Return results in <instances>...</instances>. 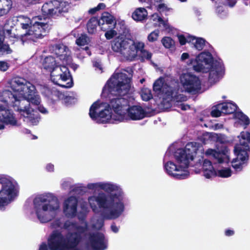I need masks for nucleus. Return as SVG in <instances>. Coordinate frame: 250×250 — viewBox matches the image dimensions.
Listing matches in <instances>:
<instances>
[{
  "label": "nucleus",
  "instance_id": "1",
  "mask_svg": "<svg viewBox=\"0 0 250 250\" xmlns=\"http://www.w3.org/2000/svg\"><path fill=\"white\" fill-rule=\"evenodd\" d=\"M115 80L108 84V90L112 95L116 96L111 98L109 103L105 106V104H100L95 102L90 106L89 115L92 120L98 124H106L111 119L112 112L122 115L125 113L126 107L129 105L128 100L123 98L127 94L130 89V78L124 73H118L114 76Z\"/></svg>",
  "mask_w": 250,
  "mask_h": 250
},
{
  "label": "nucleus",
  "instance_id": "2",
  "mask_svg": "<svg viewBox=\"0 0 250 250\" xmlns=\"http://www.w3.org/2000/svg\"><path fill=\"white\" fill-rule=\"evenodd\" d=\"M98 187L108 192L107 194L100 192L96 196L89 198V201L93 211L97 209L95 205H92L91 201H96L100 208L108 210V212L102 214L103 218L106 220H114L119 217L125 210L123 203V193L119 191L112 193V192L117 189V187L109 183H99Z\"/></svg>",
  "mask_w": 250,
  "mask_h": 250
},
{
  "label": "nucleus",
  "instance_id": "3",
  "mask_svg": "<svg viewBox=\"0 0 250 250\" xmlns=\"http://www.w3.org/2000/svg\"><path fill=\"white\" fill-rule=\"evenodd\" d=\"M204 149L199 143L196 142L188 143L185 148H179L174 153V157L177 166L171 161L167 162L164 166L167 172L171 176L177 179H184L189 175L187 168L189 163L194 159L199 158L197 161L201 163V159H203Z\"/></svg>",
  "mask_w": 250,
  "mask_h": 250
},
{
  "label": "nucleus",
  "instance_id": "4",
  "mask_svg": "<svg viewBox=\"0 0 250 250\" xmlns=\"http://www.w3.org/2000/svg\"><path fill=\"white\" fill-rule=\"evenodd\" d=\"M33 204L37 218L42 223H47L53 218L50 212L59 208L58 198L52 194H41L36 197Z\"/></svg>",
  "mask_w": 250,
  "mask_h": 250
},
{
  "label": "nucleus",
  "instance_id": "5",
  "mask_svg": "<svg viewBox=\"0 0 250 250\" xmlns=\"http://www.w3.org/2000/svg\"><path fill=\"white\" fill-rule=\"evenodd\" d=\"M11 87L14 91L19 93L21 96L30 101L31 104L38 105L41 103V98L37 94L35 85L25 79L21 77L14 78Z\"/></svg>",
  "mask_w": 250,
  "mask_h": 250
},
{
  "label": "nucleus",
  "instance_id": "6",
  "mask_svg": "<svg viewBox=\"0 0 250 250\" xmlns=\"http://www.w3.org/2000/svg\"><path fill=\"white\" fill-rule=\"evenodd\" d=\"M63 228L67 230H76L73 232H68L64 237L65 250H72L77 248L83 239L82 234L87 230L86 226H82L76 222L66 221Z\"/></svg>",
  "mask_w": 250,
  "mask_h": 250
},
{
  "label": "nucleus",
  "instance_id": "7",
  "mask_svg": "<svg viewBox=\"0 0 250 250\" xmlns=\"http://www.w3.org/2000/svg\"><path fill=\"white\" fill-rule=\"evenodd\" d=\"M70 6L68 2L58 0H50L44 3L42 7L43 20L56 18L68 12Z\"/></svg>",
  "mask_w": 250,
  "mask_h": 250
},
{
  "label": "nucleus",
  "instance_id": "8",
  "mask_svg": "<svg viewBox=\"0 0 250 250\" xmlns=\"http://www.w3.org/2000/svg\"><path fill=\"white\" fill-rule=\"evenodd\" d=\"M40 21H36L31 25L30 28L24 34L28 40L36 42L38 39L45 36L51 29V25L47 22L42 21V16L37 17Z\"/></svg>",
  "mask_w": 250,
  "mask_h": 250
},
{
  "label": "nucleus",
  "instance_id": "9",
  "mask_svg": "<svg viewBox=\"0 0 250 250\" xmlns=\"http://www.w3.org/2000/svg\"><path fill=\"white\" fill-rule=\"evenodd\" d=\"M215 61L210 52H202L196 57V59H190L188 64L192 65L195 71L204 72L206 71L205 66H210Z\"/></svg>",
  "mask_w": 250,
  "mask_h": 250
},
{
  "label": "nucleus",
  "instance_id": "10",
  "mask_svg": "<svg viewBox=\"0 0 250 250\" xmlns=\"http://www.w3.org/2000/svg\"><path fill=\"white\" fill-rule=\"evenodd\" d=\"M240 136L241 139L239 140V143L235 146L234 151L238 158L244 162L248 160L249 158L248 151L250 150V133L242 131Z\"/></svg>",
  "mask_w": 250,
  "mask_h": 250
},
{
  "label": "nucleus",
  "instance_id": "11",
  "mask_svg": "<svg viewBox=\"0 0 250 250\" xmlns=\"http://www.w3.org/2000/svg\"><path fill=\"white\" fill-rule=\"evenodd\" d=\"M181 82L185 91L194 95L201 89V82L199 78L189 73L184 74L181 78Z\"/></svg>",
  "mask_w": 250,
  "mask_h": 250
},
{
  "label": "nucleus",
  "instance_id": "12",
  "mask_svg": "<svg viewBox=\"0 0 250 250\" xmlns=\"http://www.w3.org/2000/svg\"><path fill=\"white\" fill-rule=\"evenodd\" d=\"M2 188L0 190V208L7 205L13 196L15 186L13 183L6 178L0 179Z\"/></svg>",
  "mask_w": 250,
  "mask_h": 250
},
{
  "label": "nucleus",
  "instance_id": "13",
  "mask_svg": "<svg viewBox=\"0 0 250 250\" xmlns=\"http://www.w3.org/2000/svg\"><path fill=\"white\" fill-rule=\"evenodd\" d=\"M129 43L130 40L119 36L111 41V49L114 52L119 53L129 60Z\"/></svg>",
  "mask_w": 250,
  "mask_h": 250
},
{
  "label": "nucleus",
  "instance_id": "14",
  "mask_svg": "<svg viewBox=\"0 0 250 250\" xmlns=\"http://www.w3.org/2000/svg\"><path fill=\"white\" fill-rule=\"evenodd\" d=\"M60 73L53 75V83L62 87H71L72 86V78L69 70L64 65H61Z\"/></svg>",
  "mask_w": 250,
  "mask_h": 250
},
{
  "label": "nucleus",
  "instance_id": "15",
  "mask_svg": "<svg viewBox=\"0 0 250 250\" xmlns=\"http://www.w3.org/2000/svg\"><path fill=\"white\" fill-rule=\"evenodd\" d=\"M8 95L9 99H11L12 106L15 110L19 111L21 115H24L25 113L30 109L31 102L27 98L22 96L18 97L11 91L8 92Z\"/></svg>",
  "mask_w": 250,
  "mask_h": 250
},
{
  "label": "nucleus",
  "instance_id": "16",
  "mask_svg": "<svg viewBox=\"0 0 250 250\" xmlns=\"http://www.w3.org/2000/svg\"><path fill=\"white\" fill-rule=\"evenodd\" d=\"M50 250H65L64 237L61 231L54 230L47 240Z\"/></svg>",
  "mask_w": 250,
  "mask_h": 250
},
{
  "label": "nucleus",
  "instance_id": "17",
  "mask_svg": "<svg viewBox=\"0 0 250 250\" xmlns=\"http://www.w3.org/2000/svg\"><path fill=\"white\" fill-rule=\"evenodd\" d=\"M52 50L64 64H70L72 60L71 52L66 45L63 43L55 44L52 45Z\"/></svg>",
  "mask_w": 250,
  "mask_h": 250
},
{
  "label": "nucleus",
  "instance_id": "18",
  "mask_svg": "<svg viewBox=\"0 0 250 250\" xmlns=\"http://www.w3.org/2000/svg\"><path fill=\"white\" fill-rule=\"evenodd\" d=\"M0 123L13 127L21 125L13 111L3 105H0Z\"/></svg>",
  "mask_w": 250,
  "mask_h": 250
},
{
  "label": "nucleus",
  "instance_id": "19",
  "mask_svg": "<svg viewBox=\"0 0 250 250\" xmlns=\"http://www.w3.org/2000/svg\"><path fill=\"white\" fill-rule=\"evenodd\" d=\"M205 73L208 72V81L210 83H215L224 73L225 68L223 64L215 60L210 66L206 67ZM205 73V72H204Z\"/></svg>",
  "mask_w": 250,
  "mask_h": 250
},
{
  "label": "nucleus",
  "instance_id": "20",
  "mask_svg": "<svg viewBox=\"0 0 250 250\" xmlns=\"http://www.w3.org/2000/svg\"><path fill=\"white\" fill-rule=\"evenodd\" d=\"M89 241L94 250H104L107 248L105 237L102 233L98 232L90 233Z\"/></svg>",
  "mask_w": 250,
  "mask_h": 250
},
{
  "label": "nucleus",
  "instance_id": "21",
  "mask_svg": "<svg viewBox=\"0 0 250 250\" xmlns=\"http://www.w3.org/2000/svg\"><path fill=\"white\" fill-rule=\"evenodd\" d=\"M78 200L74 196H70L64 203L63 212L68 218H73L76 216L77 212Z\"/></svg>",
  "mask_w": 250,
  "mask_h": 250
},
{
  "label": "nucleus",
  "instance_id": "22",
  "mask_svg": "<svg viewBox=\"0 0 250 250\" xmlns=\"http://www.w3.org/2000/svg\"><path fill=\"white\" fill-rule=\"evenodd\" d=\"M127 116L133 121L140 120L146 115V111L140 105H133L126 108Z\"/></svg>",
  "mask_w": 250,
  "mask_h": 250
},
{
  "label": "nucleus",
  "instance_id": "23",
  "mask_svg": "<svg viewBox=\"0 0 250 250\" xmlns=\"http://www.w3.org/2000/svg\"><path fill=\"white\" fill-rule=\"evenodd\" d=\"M99 20L100 21V28L108 27V28H115L117 22L115 17L107 12L102 13Z\"/></svg>",
  "mask_w": 250,
  "mask_h": 250
},
{
  "label": "nucleus",
  "instance_id": "24",
  "mask_svg": "<svg viewBox=\"0 0 250 250\" xmlns=\"http://www.w3.org/2000/svg\"><path fill=\"white\" fill-rule=\"evenodd\" d=\"M145 44L143 42H138L136 43L133 40H130L129 48V60H133L137 55V51L144 50Z\"/></svg>",
  "mask_w": 250,
  "mask_h": 250
},
{
  "label": "nucleus",
  "instance_id": "25",
  "mask_svg": "<svg viewBox=\"0 0 250 250\" xmlns=\"http://www.w3.org/2000/svg\"><path fill=\"white\" fill-rule=\"evenodd\" d=\"M147 11L143 7L136 8L132 13V18L136 21H143L147 19Z\"/></svg>",
  "mask_w": 250,
  "mask_h": 250
},
{
  "label": "nucleus",
  "instance_id": "26",
  "mask_svg": "<svg viewBox=\"0 0 250 250\" xmlns=\"http://www.w3.org/2000/svg\"><path fill=\"white\" fill-rule=\"evenodd\" d=\"M222 110V112L225 114H231L235 112L237 106L235 104L231 103H223L216 105Z\"/></svg>",
  "mask_w": 250,
  "mask_h": 250
},
{
  "label": "nucleus",
  "instance_id": "27",
  "mask_svg": "<svg viewBox=\"0 0 250 250\" xmlns=\"http://www.w3.org/2000/svg\"><path fill=\"white\" fill-rule=\"evenodd\" d=\"M100 21L98 17H92L87 21L86 28L90 34H95L97 31V26H100Z\"/></svg>",
  "mask_w": 250,
  "mask_h": 250
},
{
  "label": "nucleus",
  "instance_id": "28",
  "mask_svg": "<svg viewBox=\"0 0 250 250\" xmlns=\"http://www.w3.org/2000/svg\"><path fill=\"white\" fill-rule=\"evenodd\" d=\"M12 6V0H0V17L7 15Z\"/></svg>",
  "mask_w": 250,
  "mask_h": 250
},
{
  "label": "nucleus",
  "instance_id": "29",
  "mask_svg": "<svg viewBox=\"0 0 250 250\" xmlns=\"http://www.w3.org/2000/svg\"><path fill=\"white\" fill-rule=\"evenodd\" d=\"M57 65L55 58L51 56L46 57L42 62L43 69L48 72L53 70Z\"/></svg>",
  "mask_w": 250,
  "mask_h": 250
},
{
  "label": "nucleus",
  "instance_id": "30",
  "mask_svg": "<svg viewBox=\"0 0 250 250\" xmlns=\"http://www.w3.org/2000/svg\"><path fill=\"white\" fill-rule=\"evenodd\" d=\"M43 93L45 97L53 102L59 99V91L56 89L46 88L44 89Z\"/></svg>",
  "mask_w": 250,
  "mask_h": 250
},
{
  "label": "nucleus",
  "instance_id": "31",
  "mask_svg": "<svg viewBox=\"0 0 250 250\" xmlns=\"http://www.w3.org/2000/svg\"><path fill=\"white\" fill-rule=\"evenodd\" d=\"M22 116L27 118L28 121L33 125H37L39 121L40 117L38 114L31 113L30 109L25 113L24 115Z\"/></svg>",
  "mask_w": 250,
  "mask_h": 250
},
{
  "label": "nucleus",
  "instance_id": "32",
  "mask_svg": "<svg viewBox=\"0 0 250 250\" xmlns=\"http://www.w3.org/2000/svg\"><path fill=\"white\" fill-rule=\"evenodd\" d=\"M245 161H242L239 158L233 159L231 162L232 167L237 171H240L243 169V165L245 163Z\"/></svg>",
  "mask_w": 250,
  "mask_h": 250
},
{
  "label": "nucleus",
  "instance_id": "33",
  "mask_svg": "<svg viewBox=\"0 0 250 250\" xmlns=\"http://www.w3.org/2000/svg\"><path fill=\"white\" fill-rule=\"evenodd\" d=\"M114 29L115 28H108V27L103 26L101 27L102 30L106 31L104 36L107 40H110L116 35L117 32Z\"/></svg>",
  "mask_w": 250,
  "mask_h": 250
},
{
  "label": "nucleus",
  "instance_id": "34",
  "mask_svg": "<svg viewBox=\"0 0 250 250\" xmlns=\"http://www.w3.org/2000/svg\"><path fill=\"white\" fill-rule=\"evenodd\" d=\"M235 117L240 120L246 127L250 124V120L249 117L246 115L244 114L242 111L236 112Z\"/></svg>",
  "mask_w": 250,
  "mask_h": 250
},
{
  "label": "nucleus",
  "instance_id": "35",
  "mask_svg": "<svg viewBox=\"0 0 250 250\" xmlns=\"http://www.w3.org/2000/svg\"><path fill=\"white\" fill-rule=\"evenodd\" d=\"M165 84H163L162 80H157L153 83V89L155 92L158 94H161L163 90H164Z\"/></svg>",
  "mask_w": 250,
  "mask_h": 250
},
{
  "label": "nucleus",
  "instance_id": "36",
  "mask_svg": "<svg viewBox=\"0 0 250 250\" xmlns=\"http://www.w3.org/2000/svg\"><path fill=\"white\" fill-rule=\"evenodd\" d=\"M162 43L166 48H170L174 45V41L169 37H164L161 40Z\"/></svg>",
  "mask_w": 250,
  "mask_h": 250
},
{
  "label": "nucleus",
  "instance_id": "37",
  "mask_svg": "<svg viewBox=\"0 0 250 250\" xmlns=\"http://www.w3.org/2000/svg\"><path fill=\"white\" fill-rule=\"evenodd\" d=\"M206 40L202 38H197L193 45L194 47L199 51L202 50L205 45Z\"/></svg>",
  "mask_w": 250,
  "mask_h": 250
},
{
  "label": "nucleus",
  "instance_id": "38",
  "mask_svg": "<svg viewBox=\"0 0 250 250\" xmlns=\"http://www.w3.org/2000/svg\"><path fill=\"white\" fill-rule=\"evenodd\" d=\"M161 94H163L167 99H172L173 97L174 92L170 86L166 84Z\"/></svg>",
  "mask_w": 250,
  "mask_h": 250
},
{
  "label": "nucleus",
  "instance_id": "39",
  "mask_svg": "<svg viewBox=\"0 0 250 250\" xmlns=\"http://www.w3.org/2000/svg\"><path fill=\"white\" fill-rule=\"evenodd\" d=\"M203 175L206 178H210L212 177H215L217 175V172L215 170L213 167L212 168L207 169L203 170Z\"/></svg>",
  "mask_w": 250,
  "mask_h": 250
},
{
  "label": "nucleus",
  "instance_id": "40",
  "mask_svg": "<svg viewBox=\"0 0 250 250\" xmlns=\"http://www.w3.org/2000/svg\"><path fill=\"white\" fill-rule=\"evenodd\" d=\"M231 171L230 168H228L219 170L218 171L217 175L219 177L222 178H228L231 176Z\"/></svg>",
  "mask_w": 250,
  "mask_h": 250
},
{
  "label": "nucleus",
  "instance_id": "41",
  "mask_svg": "<svg viewBox=\"0 0 250 250\" xmlns=\"http://www.w3.org/2000/svg\"><path fill=\"white\" fill-rule=\"evenodd\" d=\"M159 31L156 30L151 32L147 36V40L150 42H154L157 40L159 36Z\"/></svg>",
  "mask_w": 250,
  "mask_h": 250
},
{
  "label": "nucleus",
  "instance_id": "42",
  "mask_svg": "<svg viewBox=\"0 0 250 250\" xmlns=\"http://www.w3.org/2000/svg\"><path fill=\"white\" fill-rule=\"evenodd\" d=\"M76 44L79 46H84L87 43V37L85 35H82L76 41Z\"/></svg>",
  "mask_w": 250,
  "mask_h": 250
},
{
  "label": "nucleus",
  "instance_id": "43",
  "mask_svg": "<svg viewBox=\"0 0 250 250\" xmlns=\"http://www.w3.org/2000/svg\"><path fill=\"white\" fill-rule=\"evenodd\" d=\"M152 53L144 49L141 50V57L142 58V61L144 59H146L147 60H150L152 57Z\"/></svg>",
  "mask_w": 250,
  "mask_h": 250
},
{
  "label": "nucleus",
  "instance_id": "44",
  "mask_svg": "<svg viewBox=\"0 0 250 250\" xmlns=\"http://www.w3.org/2000/svg\"><path fill=\"white\" fill-rule=\"evenodd\" d=\"M157 10L160 13H161L164 11H168L169 10V8L167 6V5L164 3H161L157 5L156 6Z\"/></svg>",
  "mask_w": 250,
  "mask_h": 250
},
{
  "label": "nucleus",
  "instance_id": "45",
  "mask_svg": "<svg viewBox=\"0 0 250 250\" xmlns=\"http://www.w3.org/2000/svg\"><path fill=\"white\" fill-rule=\"evenodd\" d=\"M0 52L6 54H10L12 53V50L10 48L8 44L3 43L1 46V51Z\"/></svg>",
  "mask_w": 250,
  "mask_h": 250
},
{
  "label": "nucleus",
  "instance_id": "46",
  "mask_svg": "<svg viewBox=\"0 0 250 250\" xmlns=\"http://www.w3.org/2000/svg\"><path fill=\"white\" fill-rule=\"evenodd\" d=\"M60 70H61V65L60 66L57 65L53 68V70L49 71L50 72V78L52 82L53 78V75H54V74H55L60 73V72H59Z\"/></svg>",
  "mask_w": 250,
  "mask_h": 250
},
{
  "label": "nucleus",
  "instance_id": "47",
  "mask_svg": "<svg viewBox=\"0 0 250 250\" xmlns=\"http://www.w3.org/2000/svg\"><path fill=\"white\" fill-rule=\"evenodd\" d=\"M212 167L213 166L212 165L211 161L207 159H205L204 160L202 167L203 170H205L206 168H212Z\"/></svg>",
  "mask_w": 250,
  "mask_h": 250
},
{
  "label": "nucleus",
  "instance_id": "48",
  "mask_svg": "<svg viewBox=\"0 0 250 250\" xmlns=\"http://www.w3.org/2000/svg\"><path fill=\"white\" fill-rule=\"evenodd\" d=\"M222 110H220L217 108L213 109L210 112V115L212 117H219L221 116Z\"/></svg>",
  "mask_w": 250,
  "mask_h": 250
},
{
  "label": "nucleus",
  "instance_id": "49",
  "mask_svg": "<svg viewBox=\"0 0 250 250\" xmlns=\"http://www.w3.org/2000/svg\"><path fill=\"white\" fill-rule=\"evenodd\" d=\"M158 22L163 25L164 28L166 30L170 29V25L168 23L167 20L165 21L162 18H159L158 19Z\"/></svg>",
  "mask_w": 250,
  "mask_h": 250
},
{
  "label": "nucleus",
  "instance_id": "50",
  "mask_svg": "<svg viewBox=\"0 0 250 250\" xmlns=\"http://www.w3.org/2000/svg\"><path fill=\"white\" fill-rule=\"evenodd\" d=\"M73 191L78 194H83L86 191V188L83 187H76L73 189Z\"/></svg>",
  "mask_w": 250,
  "mask_h": 250
},
{
  "label": "nucleus",
  "instance_id": "51",
  "mask_svg": "<svg viewBox=\"0 0 250 250\" xmlns=\"http://www.w3.org/2000/svg\"><path fill=\"white\" fill-rule=\"evenodd\" d=\"M178 38L180 44L181 45H184L187 42V38L184 35H179L178 36Z\"/></svg>",
  "mask_w": 250,
  "mask_h": 250
},
{
  "label": "nucleus",
  "instance_id": "52",
  "mask_svg": "<svg viewBox=\"0 0 250 250\" xmlns=\"http://www.w3.org/2000/svg\"><path fill=\"white\" fill-rule=\"evenodd\" d=\"M9 68L8 64L3 61H0V71H6Z\"/></svg>",
  "mask_w": 250,
  "mask_h": 250
},
{
  "label": "nucleus",
  "instance_id": "53",
  "mask_svg": "<svg viewBox=\"0 0 250 250\" xmlns=\"http://www.w3.org/2000/svg\"><path fill=\"white\" fill-rule=\"evenodd\" d=\"M142 99L144 101H148L152 98V96L150 93L148 94L146 93H143L142 95Z\"/></svg>",
  "mask_w": 250,
  "mask_h": 250
},
{
  "label": "nucleus",
  "instance_id": "54",
  "mask_svg": "<svg viewBox=\"0 0 250 250\" xmlns=\"http://www.w3.org/2000/svg\"><path fill=\"white\" fill-rule=\"evenodd\" d=\"M124 71L126 72L129 74V75L130 76V77H128L127 75V77L130 78V81H131V77H132L133 73V70L131 67H127L125 69H124Z\"/></svg>",
  "mask_w": 250,
  "mask_h": 250
},
{
  "label": "nucleus",
  "instance_id": "55",
  "mask_svg": "<svg viewBox=\"0 0 250 250\" xmlns=\"http://www.w3.org/2000/svg\"><path fill=\"white\" fill-rule=\"evenodd\" d=\"M37 105L38 109L40 112L43 114H46L47 113V109L45 107H44L42 105H41L40 103Z\"/></svg>",
  "mask_w": 250,
  "mask_h": 250
},
{
  "label": "nucleus",
  "instance_id": "56",
  "mask_svg": "<svg viewBox=\"0 0 250 250\" xmlns=\"http://www.w3.org/2000/svg\"><path fill=\"white\" fill-rule=\"evenodd\" d=\"M187 42H188V43L192 42L193 44V43H194V41H195L197 38L195 37V36L188 35L187 37Z\"/></svg>",
  "mask_w": 250,
  "mask_h": 250
},
{
  "label": "nucleus",
  "instance_id": "57",
  "mask_svg": "<svg viewBox=\"0 0 250 250\" xmlns=\"http://www.w3.org/2000/svg\"><path fill=\"white\" fill-rule=\"evenodd\" d=\"M99 184L91 183L87 185V188L90 189H94L98 187Z\"/></svg>",
  "mask_w": 250,
  "mask_h": 250
},
{
  "label": "nucleus",
  "instance_id": "58",
  "mask_svg": "<svg viewBox=\"0 0 250 250\" xmlns=\"http://www.w3.org/2000/svg\"><path fill=\"white\" fill-rule=\"evenodd\" d=\"M46 169L48 172H53L54 169V165L52 164H48L46 165Z\"/></svg>",
  "mask_w": 250,
  "mask_h": 250
},
{
  "label": "nucleus",
  "instance_id": "59",
  "mask_svg": "<svg viewBox=\"0 0 250 250\" xmlns=\"http://www.w3.org/2000/svg\"><path fill=\"white\" fill-rule=\"evenodd\" d=\"M180 107L181 109L183 111H185L187 109H189L190 108V106L189 105L187 104H180Z\"/></svg>",
  "mask_w": 250,
  "mask_h": 250
},
{
  "label": "nucleus",
  "instance_id": "60",
  "mask_svg": "<svg viewBox=\"0 0 250 250\" xmlns=\"http://www.w3.org/2000/svg\"><path fill=\"white\" fill-rule=\"evenodd\" d=\"M111 229L114 233H117L119 231V229L115 223H113L111 225Z\"/></svg>",
  "mask_w": 250,
  "mask_h": 250
},
{
  "label": "nucleus",
  "instance_id": "61",
  "mask_svg": "<svg viewBox=\"0 0 250 250\" xmlns=\"http://www.w3.org/2000/svg\"><path fill=\"white\" fill-rule=\"evenodd\" d=\"M53 225L55 228H61L63 229V226L62 227L61 226L62 223L59 219L56 220L54 222Z\"/></svg>",
  "mask_w": 250,
  "mask_h": 250
},
{
  "label": "nucleus",
  "instance_id": "62",
  "mask_svg": "<svg viewBox=\"0 0 250 250\" xmlns=\"http://www.w3.org/2000/svg\"><path fill=\"white\" fill-rule=\"evenodd\" d=\"M49 248L45 243H42L40 245L39 250H48Z\"/></svg>",
  "mask_w": 250,
  "mask_h": 250
},
{
  "label": "nucleus",
  "instance_id": "63",
  "mask_svg": "<svg viewBox=\"0 0 250 250\" xmlns=\"http://www.w3.org/2000/svg\"><path fill=\"white\" fill-rule=\"evenodd\" d=\"M234 232L233 230L231 229H227L225 231V235L228 236H232L234 234Z\"/></svg>",
  "mask_w": 250,
  "mask_h": 250
},
{
  "label": "nucleus",
  "instance_id": "64",
  "mask_svg": "<svg viewBox=\"0 0 250 250\" xmlns=\"http://www.w3.org/2000/svg\"><path fill=\"white\" fill-rule=\"evenodd\" d=\"M105 7H106L105 4L104 3H100L96 6L98 11L100 10H101V9H104L105 8Z\"/></svg>",
  "mask_w": 250,
  "mask_h": 250
}]
</instances>
